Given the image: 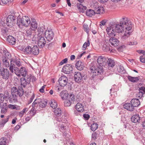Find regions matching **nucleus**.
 Segmentation results:
<instances>
[{
	"label": "nucleus",
	"mask_w": 145,
	"mask_h": 145,
	"mask_svg": "<svg viewBox=\"0 0 145 145\" xmlns=\"http://www.w3.org/2000/svg\"><path fill=\"white\" fill-rule=\"evenodd\" d=\"M132 28L131 23L126 17L123 18L120 21V23L117 25H115V28L116 32L122 33L125 31H130Z\"/></svg>",
	"instance_id": "nucleus-1"
},
{
	"label": "nucleus",
	"mask_w": 145,
	"mask_h": 145,
	"mask_svg": "<svg viewBox=\"0 0 145 145\" xmlns=\"http://www.w3.org/2000/svg\"><path fill=\"white\" fill-rule=\"evenodd\" d=\"M15 23V19L13 15H9L7 19V23H5L3 21L1 22L0 23V28L1 29V31L3 35H4L5 34H7L8 33L10 30L8 27H11L12 25Z\"/></svg>",
	"instance_id": "nucleus-2"
},
{
	"label": "nucleus",
	"mask_w": 145,
	"mask_h": 145,
	"mask_svg": "<svg viewBox=\"0 0 145 145\" xmlns=\"http://www.w3.org/2000/svg\"><path fill=\"white\" fill-rule=\"evenodd\" d=\"M9 70L11 72H14L19 77L21 76L25 77L27 72V71L25 67H21L19 69L17 67H15L14 65L12 64L10 65Z\"/></svg>",
	"instance_id": "nucleus-3"
},
{
	"label": "nucleus",
	"mask_w": 145,
	"mask_h": 145,
	"mask_svg": "<svg viewBox=\"0 0 145 145\" xmlns=\"http://www.w3.org/2000/svg\"><path fill=\"white\" fill-rule=\"evenodd\" d=\"M18 23L20 22L22 25L25 27H27L31 23L29 17L27 16H23L22 18L20 15H19L17 18Z\"/></svg>",
	"instance_id": "nucleus-4"
},
{
	"label": "nucleus",
	"mask_w": 145,
	"mask_h": 145,
	"mask_svg": "<svg viewBox=\"0 0 145 145\" xmlns=\"http://www.w3.org/2000/svg\"><path fill=\"white\" fill-rule=\"evenodd\" d=\"M11 92L12 95H15L17 97L18 95L21 97L24 94L23 89L21 87H19L17 89L16 87H13L11 89Z\"/></svg>",
	"instance_id": "nucleus-5"
},
{
	"label": "nucleus",
	"mask_w": 145,
	"mask_h": 145,
	"mask_svg": "<svg viewBox=\"0 0 145 145\" xmlns=\"http://www.w3.org/2000/svg\"><path fill=\"white\" fill-rule=\"evenodd\" d=\"M106 30L107 34L109 37H113L115 36L116 31L115 28V25H110L107 27Z\"/></svg>",
	"instance_id": "nucleus-6"
},
{
	"label": "nucleus",
	"mask_w": 145,
	"mask_h": 145,
	"mask_svg": "<svg viewBox=\"0 0 145 145\" xmlns=\"http://www.w3.org/2000/svg\"><path fill=\"white\" fill-rule=\"evenodd\" d=\"M0 75L2 76V78L5 80H7L10 76L8 70L3 68H1L0 69Z\"/></svg>",
	"instance_id": "nucleus-7"
},
{
	"label": "nucleus",
	"mask_w": 145,
	"mask_h": 145,
	"mask_svg": "<svg viewBox=\"0 0 145 145\" xmlns=\"http://www.w3.org/2000/svg\"><path fill=\"white\" fill-rule=\"evenodd\" d=\"M84 76L80 72H76L74 74V78L75 81L78 83H80L82 81Z\"/></svg>",
	"instance_id": "nucleus-8"
},
{
	"label": "nucleus",
	"mask_w": 145,
	"mask_h": 145,
	"mask_svg": "<svg viewBox=\"0 0 145 145\" xmlns=\"http://www.w3.org/2000/svg\"><path fill=\"white\" fill-rule=\"evenodd\" d=\"M68 81V78L65 76H61L58 80L59 84L61 87L65 86L67 83Z\"/></svg>",
	"instance_id": "nucleus-9"
},
{
	"label": "nucleus",
	"mask_w": 145,
	"mask_h": 145,
	"mask_svg": "<svg viewBox=\"0 0 145 145\" xmlns=\"http://www.w3.org/2000/svg\"><path fill=\"white\" fill-rule=\"evenodd\" d=\"M73 69L72 66L69 64L65 65L62 69L63 72L66 74H69Z\"/></svg>",
	"instance_id": "nucleus-10"
},
{
	"label": "nucleus",
	"mask_w": 145,
	"mask_h": 145,
	"mask_svg": "<svg viewBox=\"0 0 145 145\" xmlns=\"http://www.w3.org/2000/svg\"><path fill=\"white\" fill-rule=\"evenodd\" d=\"M38 40V45L40 48H42L45 45L46 42L44 37H37Z\"/></svg>",
	"instance_id": "nucleus-11"
},
{
	"label": "nucleus",
	"mask_w": 145,
	"mask_h": 145,
	"mask_svg": "<svg viewBox=\"0 0 145 145\" xmlns=\"http://www.w3.org/2000/svg\"><path fill=\"white\" fill-rule=\"evenodd\" d=\"M54 34L52 31L46 30L45 32V36L48 40L50 41L53 38Z\"/></svg>",
	"instance_id": "nucleus-12"
},
{
	"label": "nucleus",
	"mask_w": 145,
	"mask_h": 145,
	"mask_svg": "<svg viewBox=\"0 0 145 145\" xmlns=\"http://www.w3.org/2000/svg\"><path fill=\"white\" fill-rule=\"evenodd\" d=\"M26 35L28 39H31L35 36V32H33L32 29L29 28L26 31Z\"/></svg>",
	"instance_id": "nucleus-13"
},
{
	"label": "nucleus",
	"mask_w": 145,
	"mask_h": 145,
	"mask_svg": "<svg viewBox=\"0 0 145 145\" xmlns=\"http://www.w3.org/2000/svg\"><path fill=\"white\" fill-rule=\"evenodd\" d=\"M45 31V29L44 27H39L37 31V37H44Z\"/></svg>",
	"instance_id": "nucleus-14"
},
{
	"label": "nucleus",
	"mask_w": 145,
	"mask_h": 145,
	"mask_svg": "<svg viewBox=\"0 0 145 145\" xmlns=\"http://www.w3.org/2000/svg\"><path fill=\"white\" fill-rule=\"evenodd\" d=\"M139 92L137 94V97L141 98L145 94V87L142 86L139 88Z\"/></svg>",
	"instance_id": "nucleus-15"
},
{
	"label": "nucleus",
	"mask_w": 145,
	"mask_h": 145,
	"mask_svg": "<svg viewBox=\"0 0 145 145\" xmlns=\"http://www.w3.org/2000/svg\"><path fill=\"white\" fill-rule=\"evenodd\" d=\"M31 21L32 22L30 23L31 25L30 28L32 29L33 32H35L36 29H37L38 27L37 22L34 18H32Z\"/></svg>",
	"instance_id": "nucleus-16"
},
{
	"label": "nucleus",
	"mask_w": 145,
	"mask_h": 145,
	"mask_svg": "<svg viewBox=\"0 0 145 145\" xmlns=\"http://www.w3.org/2000/svg\"><path fill=\"white\" fill-rule=\"evenodd\" d=\"M106 59L105 57L99 56L97 59V61L99 65L103 66L105 64Z\"/></svg>",
	"instance_id": "nucleus-17"
},
{
	"label": "nucleus",
	"mask_w": 145,
	"mask_h": 145,
	"mask_svg": "<svg viewBox=\"0 0 145 145\" xmlns=\"http://www.w3.org/2000/svg\"><path fill=\"white\" fill-rule=\"evenodd\" d=\"M76 67L78 70L81 71L84 68L85 65L83 62L81 61H78L76 63Z\"/></svg>",
	"instance_id": "nucleus-18"
},
{
	"label": "nucleus",
	"mask_w": 145,
	"mask_h": 145,
	"mask_svg": "<svg viewBox=\"0 0 145 145\" xmlns=\"http://www.w3.org/2000/svg\"><path fill=\"white\" fill-rule=\"evenodd\" d=\"M129 31H125V33L121 37V39L122 41H127L130 35Z\"/></svg>",
	"instance_id": "nucleus-19"
},
{
	"label": "nucleus",
	"mask_w": 145,
	"mask_h": 145,
	"mask_svg": "<svg viewBox=\"0 0 145 145\" xmlns=\"http://www.w3.org/2000/svg\"><path fill=\"white\" fill-rule=\"evenodd\" d=\"M109 42L112 45L114 46H117L119 44V41L117 39L113 37H111L109 40Z\"/></svg>",
	"instance_id": "nucleus-20"
},
{
	"label": "nucleus",
	"mask_w": 145,
	"mask_h": 145,
	"mask_svg": "<svg viewBox=\"0 0 145 145\" xmlns=\"http://www.w3.org/2000/svg\"><path fill=\"white\" fill-rule=\"evenodd\" d=\"M41 102L42 99H36L32 104V109H35V108H38L40 103Z\"/></svg>",
	"instance_id": "nucleus-21"
},
{
	"label": "nucleus",
	"mask_w": 145,
	"mask_h": 145,
	"mask_svg": "<svg viewBox=\"0 0 145 145\" xmlns=\"http://www.w3.org/2000/svg\"><path fill=\"white\" fill-rule=\"evenodd\" d=\"M10 65H14L13 63H15L16 65L18 67H20L21 66V64L19 58L15 57L12 58L10 60Z\"/></svg>",
	"instance_id": "nucleus-22"
},
{
	"label": "nucleus",
	"mask_w": 145,
	"mask_h": 145,
	"mask_svg": "<svg viewBox=\"0 0 145 145\" xmlns=\"http://www.w3.org/2000/svg\"><path fill=\"white\" fill-rule=\"evenodd\" d=\"M131 103L133 109L134 107H137L140 104L139 101L137 99H132L131 101Z\"/></svg>",
	"instance_id": "nucleus-23"
},
{
	"label": "nucleus",
	"mask_w": 145,
	"mask_h": 145,
	"mask_svg": "<svg viewBox=\"0 0 145 145\" xmlns=\"http://www.w3.org/2000/svg\"><path fill=\"white\" fill-rule=\"evenodd\" d=\"M39 48L37 46H33L31 48V55H37L39 53Z\"/></svg>",
	"instance_id": "nucleus-24"
},
{
	"label": "nucleus",
	"mask_w": 145,
	"mask_h": 145,
	"mask_svg": "<svg viewBox=\"0 0 145 145\" xmlns=\"http://www.w3.org/2000/svg\"><path fill=\"white\" fill-rule=\"evenodd\" d=\"M140 117L138 115H134L131 118V121L133 123H136L139 122L140 121Z\"/></svg>",
	"instance_id": "nucleus-25"
},
{
	"label": "nucleus",
	"mask_w": 145,
	"mask_h": 145,
	"mask_svg": "<svg viewBox=\"0 0 145 145\" xmlns=\"http://www.w3.org/2000/svg\"><path fill=\"white\" fill-rule=\"evenodd\" d=\"M7 41L10 44L14 45L16 43V39L11 35L8 36L7 37Z\"/></svg>",
	"instance_id": "nucleus-26"
},
{
	"label": "nucleus",
	"mask_w": 145,
	"mask_h": 145,
	"mask_svg": "<svg viewBox=\"0 0 145 145\" xmlns=\"http://www.w3.org/2000/svg\"><path fill=\"white\" fill-rule=\"evenodd\" d=\"M95 14H102L104 12V8L102 6L98 7L95 9Z\"/></svg>",
	"instance_id": "nucleus-27"
},
{
	"label": "nucleus",
	"mask_w": 145,
	"mask_h": 145,
	"mask_svg": "<svg viewBox=\"0 0 145 145\" xmlns=\"http://www.w3.org/2000/svg\"><path fill=\"white\" fill-rule=\"evenodd\" d=\"M8 57H6V56H4L2 57V61L3 64L5 65L6 67H9V62L8 60Z\"/></svg>",
	"instance_id": "nucleus-28"
},
{
	"label": "nucleus",
	"mask_w": 145,
	"mask_h": 145,
	"mask_svg": "<svg viewBox=\"0 0 145 145\" xmlns=\"http://www.w3.org/2000/svg\"><path fill=\"white\" fill-rule=\"evenodd\" d=\"M117 71L120 74H124L125 73V71L124 67L122 66L118 65L117 66Z\"/></svg>",
	"instance_id": "nucleus-29"
},
{
	"label": "nucleus",
	"mask_w": 145,
	"mask_h": 145,
	"mask_svg": "<svg viewBox=\"0 0 145 145\" xmlns=\"http://www.w3.org/2000/svg\"><path fill=\"white\" fill-rule=\"evenodd\" d=\"M60 95L63 99H66L68 97V93H67V91L66 90L62 91L60 93Z\"/></svg>",
	"instance_id": "nucleus-30"
},
{
	"label": "nucleus",
	"mask_w": 145,
	"mask_h": 145,
	"mask_svg": "<svg viewBox=\"0 0 145 145\" xmlns=\"http://www.w3.org/2000/svg\"><path fill=\"white\" fill-rule=\"evenodd\" d=\"M127 78L129 81L133 83L137 82L139 80V77H133L129 76H128Z\"/></svg>",
	"instance_id": "nucleus-31"
},
{
	"label": "nucleus",
	"mask_w": 145,
	"mask_h": 145,
	"mask_svg": "<svg viewBox=\"0 0 145 145\" xmlns=\"http://www.w3.org/2000/svg\"><path fill=\"white\" fill-rule=\"evenodd\" d=\"M50 104L51 107L53 109H56L57 105L56 101L54 99L50 101Z\"/></svg>",
	"instance_id": "nucleus-32"
},
{
	"label": "nucleus",
	"mask_w": 145,
	"mask_h": 145,
	"mask_svg": "<svg viewBox=\"0 0 145 145\" xmlns=\"http://www.w3.org/2000/svg\"><path fill=\"white\" fill-rule=\"evenodd\" d=\"M107 64L109 67H113L115 65L114 60L110 58L108 59L107 61Z\"/></svg>",
	"instance_id": "nucleus-33"
},
{
	"label": "nucleus",
	"mask_w": 145,
	"mask_h": 145,
	"mask_svg": "<svg viewBox=\"0 0 145 145\" xmlns=\"http://www.w3.org/2000/svg\"><path fill=\"white\" fill-rule=\"evenodd\" d=\"M77 7L80 10V12H84V11L86 10V7L83 6L82 4H78L77 5Z\"/></svg>",
	"instance_id": "nucleus-34"
},
{
	"label": "nucleus",
	"mask_w": 145,
	"mask_h": 145,
	"mask_svg": "<svg viewBox=\"0 0 145 145\" xmlns=\"http://www.w3.org/2000/svg\"><path fill=\"white\" fill-rule=\"evenodd\" d=\"M31 48L29 46L26 47L24 50V53L27 55H31Z\"/></svg>",
	"instance_id": "nucleus-35"
},
{
	"label": "nucleus",
	"mask_w": 145,
	"mask_h": 145,
	"mask_svg": "<svg viewBox=\"0 0 145 145\" xmlns=\"http://www.w3.org/2000/svg\"><path fill=\"white\" fill-rule=\"evenodd\" d=\"M86 15L87 16L89 17H91L92 16L95 14V11L90 9L87 10L86 13Z\"/></svg>",
	"instance_id": "nucleus-36"
},
{
	"label": "nucleus",
	"mask_w": 145,
	"mask_h": 145,
	"mask_svg": "<svg viewBox=\"0 0 145 145\" xmlns=\"http://www.w3.org/2000/svg\"><path fill=\"white\" fill-rule=\"evenodd\" d=\"M20 82L21 86L24 87H25L27 84H28L26 81L25 79L24 78H21Z\"/></svg>",
	"instance_id": "nucleus-37"
},
{
	"label": "nucleus",
	"mask_w": 145,
	"mask_h": 145,
	"mask_svg": "<svg viewBox=\"0 0 145 145\" xmlns=\"http://www.w3.org/2000/svg\"><path fill=\"white\" fill-rule=\"evenodd\" d=\"M98 127V125L96 123H93L91 124V129L93 131L96 130Z\"/></svg>",
	"instance_id": "nucleus-38"
},
{
	"label": "nucleus",
	"mask_w": 145,
	"mask_h": 145,
	"mask_svg": "<svg viewBox=\"0 0 145 145\" xmlns=\"http://www.w3.org/2000/svg\"><path fill=\"white\" fill-rule=\"evenodd\" d=\"M67 99L71 102L74 103L75 101V97L74 95L70 94L67 97Z\"/></svg>",
	"instance_id": "nucleus-39"
},
{
	"label": "nucleus",
	"mask_w": 145,
	"mask_h": 145,
	"mask_svg": "<svg viewBox=\"0 0 145 145\" xmlns=\"http://www.w3.org/2000/svg\"><path fill=\"white\" fill-rule=\"evenodd\" d=\"M9 100L10 103L15 102L17 101V97L16 96L12 95H10Z\"/></svg>",
	"instance_id": "nucleus-40"
},
{
	"label": "nucleus",
	"mask_w": 145,
	"mask_h": 145,
	"mask_svg": "<svg viewBox=\"0 0 145 145\" xmlns=\"http://www.w3.org/2000/svg\"><path fill=\"white\" fill-rule=\"evenodd\" d=\"M8 120L9 117L8 116H7L6 118L2 120L1 123H0V127H3L4 125L8 121Z\"/></svg>",
	"instance_id": "nucleus-41"
},
{
	"label": "nucleus",
	"mask_w": 145,
	"mask_h": 145,
	"mask_svg": "<svg viewBox=\"0 0 145 145\" xmlns=\"http://www.w3.org/2000/svg\"><path fill=\"white\" fill-rule=\"evenodd\" d=\"M124 109H133L131 104L129 103H127L124 104L123 105Z\"/></svg>",
	"instance_id": "nucleus-42"
},
{
	"label": "nucleus",
	"mask_w": 145,
	"mask_h": 145,
	"mask_svg": "<svg viewBox=\"0 0 145 145\" xmlns=\"http://www.w3.org/2000/svg\"><path fill=\"white\" fill-rule=\"evenodd\" d=\"M103 50L105 51L108 52L110 51V49L109 45H107L106 44H104L103 47Z\"/></svg>",
	"instance_id": "nucleus-43"
},
{
	"label": "nucleus",
	"mask_w": 145,
	"mask_h": 145,
	"mask_svg": "<svg viewBox=\"0 0 145 145\" xmlns=\"http://www.w3.org/2000/svg\"><path fill=\"white\" fill-rule=\"evenodd\" d=\"M90 44L89 41V40H88L87 41V42H85L84 44H83L82 48V50H85L86 49V48L89 46Z\"/></svg>",
	"instance_id": "nucleus-44"
},
{
	"label": "nucleus",
	"mask_w": 145,
	"mask_h": 145,
	"mask_svg": "<svg viewBox=\"0 0 145 145\" xmlns=\"http://www.w3.org/2000/svg\"><path fill=\"white\" fill-rule=\"evenodd\" d=\"M47 101L42 100V102L40 103L39 105L41 108H44L45 107L47 104Z\"/></svg>",
	"instance_id": "nucleus-45"
},
{
	"label": "nucleus",
	"mask_w": 145,
	"mask_h": 145,
	"mask_svg": "<svg viewBox=\"0 0 145 145\" xmlns=\"http://www.w3.org/2000/svg\"><path fill=\"white\" fill-rule=\"evenodd\" d=\"M61 112L62 111L61 109H54V111L55 114L58 116L61 115Z\"/></svg>",
	"instance_id": "nucleus-46"
},
{
	"label": "nucleus",
	"mask_w": 145,
	"mask_h": 145,
	"mask_svg": "<svg viewBox=\"0 0 145 145\" xmlns=\"http://www.w3.org/2000/svg\"><path fill=\"white\" fill-rule=\"evenodd\" d=\"M6 139L5 138H1L0 139V145H6Z\"/></svg>",
	"instance_id": "nucleus-47"
},
{
	"label": "nucleus",
	"mask_w": 145,
	"mask_h": 145,
	"mask_svg": "<svg viewBox=\"0 0 145 145\" xmlns=\"http://www.w3.org/2000/svg\"><path fill=\"white\" fill-rule=\"evenodd\" d=\"M97 69L98 71V72H99V74H101L103 73V69L102 66L99 65L97 67Z\"/></svg>",
	"instance_id": "nucleus-48"
},
{
	"label": "nucleus",
	"mask_w": 145,
	"mask_h": 145,
	"mask_svg": "<svg viewBox=\"0 0 145 145\" xmlns=\"http://www.w3.org/2000/svg\"><path fill=\"white\" fill-rule=\"evenodd\" d=\"M83 27L84 31L87 34H88L89 32V29L88 27V25L84 24L83 25Z\"/></svg>",
	"instance_id": "nucleus-49"
},
{
	"label": "nucleus",
	"mask_w": 145,
	"mask_h": 145,
	"mask_svg": "<svg viewBox=\"0 0 145 145\" xmlns=\"http://www.w3.org/2000/svg\"><path fill=\"white\" fill-rule=\"evenodd\" d=\"M72 103L67 99L65 101L64 105L65 106H70Z\"/></svg>",
	"instance_id": "nucleus-50"
},
{
	"label": "nucleus",
	"mask_w": 145,
	"mask_h": 145,
	"mask_svg": "<svg viewBox=\"0 0 145 145\" xmlns=\"http://www.w3.org/2000/svg\"><path fill=\"white\" fill-rule=\"evenodd\" d=\"M84 106L82 104L78 103L75 106V109H80V108H83Z\"/></svg>",
	"instance_id": "nucleus-51"
},
{
	"label": "nucleus",
	"mask_w": 145,
	"mask_h": 145,
	"mask_svg": "<svg viewBox=\"0 0 145 145\" xmlns=\"http://www.w3.org/2000/svg\"><path fill=\"white\" fill-rule=\"evenodd\" d=\"M140 61L143 63H145V54H143L142 55L140 56Z\"/></svg>",
	"instance_id": "nucleus-52"
},
{
	"label": "nucleus",
	"mask_w": 145,
	"mask_h": 145,
	"mask_svg": "<svg viewBox=\"0 0 145 145\" xmlns=\"http://www.w3.org/2000/svg\"><path fill=\"white\" fill-rule=\"evenodd\" d=\"M10 95L8 92H7L6 93H5L4 95L5 99H9Z\"/></svg>",
	"instance_id": "nucleus-53"
},
{
	"label": "nucleus",
	"mask_w": 145,
	"mask_h": 145,
	"mask_svg": "<svg viewBox=\"0 0 145 145\" xmlns=\"http://www.w3.org/2000/svg\"><path fill=\"white\" fill-rule=\"evenodd\" d=\"M5 99L4 95L0 93V102H2Z\"/></svg>",
	"instance_id": "nucleus-54"
},
{
	"label": "nucleus",
	"mask_w": 145,
	"mask_h": 145,
	"mask_svg": "<svg viewBox=\"0 0 145 145\" xmlns=\"http://www.w3.org/2000/svg\"><path fill=\"white\" fill-rule=\"evenodd\" d=\"M97 134L95 132L93 133L92 134L91 138L93 140H95L97 138Z\"/></svg>",
	"instance_id": "nucleus-55"
},
{
	"label": "nucleus",
	"mask_w": 145,
	"mask_h": 145,
	"mask_svg": "<svg viewBox=\"0 0 145 145\" xmlns=\"http://www.w3.org/2000/svg\"><path fill=\"white\" fill-rule=\"evenodd\" d=\"M16 105H9L8 106V108L10 109H16Z\"/></svg>",
	"instance_id": "nucleus-56"
},
{
	"label": "nucleus",
	"mask_w": 145,
	"mask_h": 145,
	"mask_svg": "<svg viewBox=\"0 0 145 145\" xmlns=\"http://www.w3.org/2000/svg\"><path fill=\"white\" fill-rule=\"evenodd\" d=\"M0 108H1V109H7L8 106L7 104L6 103H3V105H2L1 106Z\"/></svg>",
	"instance_id": "nucleus-57"
},
{
	"label": "nucleus",
	"mask_w": 145,
	"mask_h": 145,
	"mask_svg": "<svg viewBox=\"0 0 145 145\" xmlns=\"http://www.w3.org/2000/svg\"><path fill=\"white\" fill-rule=\"evenodd\" d=\"M35 98V94L34 93H33L32 96L30 98L29 100L28 101L29 103H31L33 101V99Z\"/></svg>",
	"instance_id": "nucleus-58"
},
{
	"label": "nucleus",
	"mask_w": 145,
	"mask_h": 145,
	"mask_svg": "<svg viewBox=\"0 0 145 145\" xmlns=\"http://www.w3.org/2000/svg\"><path fill=\"white\" fill-rule=\"evenodd\" d=\"M46 86V85H44L39 90V91L42 93H44V89Z\"/></svg>",
	"instance_id": "nucleus-59"
},
{
	"label": "nucleus",
	"mask_w": 145,
	"mask_h": 145,
	"mask_svg": "<svg viewBox=\"0 0 145 145\" xmlns=\"http://www.w3.org/2000/svg\"><path fill=\"white\" fill-rule=\"evenodd\" d=\"M84 118L86 120H88L89 118V115L88 114H84L83 115Z\"/></svg>",
	"instance_id": "nucleus-60"
},
{
	"label": "nucleus",
	"mask_w": 145,
	"mask_h": 145,
	"mask_svg": "<svg viewBox=\"0 0 145 145\" xmlns=\"http://www.w3.org/2000/svg\"><path fill=\"white\" fill-rule=\"evenodd\" d=\"M36 112V111L35 109H31L30 111V114H31V115L32 116H33Z\"/></svg>",
	"instance_id": "nucleus-61"
},
{
	"label": "nucleus",
	"mask_w": 145,
	"mask_h": 145,
	"mask_svg": "<svg viewBox=\"0 0 145 145\" xmlns=\"http://www.w3.org/2000/svg\"><path fill=\"white\" fill-rule=\"evenodd\" d=\"M2 3L4 4H7L8 3L11 1V0H1Z\"/></svg>",
	"instance_id": "nucleus-62"
},
{
	"label": "nucleus",
	"mask_w": 145,
	"mask_h": 145,
	"mask_svg": "<svg viewBox=\"0 0 145 145\" xmlns=\"http://www.w3.org/2000/svg\"><path fill=\"white\" fill-rule=\"evenodd\" d=\"M106 22V20H103L100 22V25H105V24Z\"/></svg>",
	"instance_id": "nucleus-63"
},
{
	"label": "nucleus",
	"mask_w": 145,
	"mask_h": 145,
	"mask_svg": "<svg viewBox=\"0 0 145 145\" xmlns=\"http://www.w3.org/2000/svg\"><path fill=\"white\" fill-rule=\"evenodd\" d=\"M55 87L56 88H57V91L58 92L60 91L62 88L61 87L59 86H56Z\"/></svg>",
	"instance_id": "nucleus-64"
}]
</instances>
